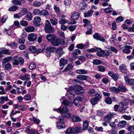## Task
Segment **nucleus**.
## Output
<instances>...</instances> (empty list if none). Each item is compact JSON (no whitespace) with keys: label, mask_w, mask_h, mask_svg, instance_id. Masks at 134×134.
<instances>
[{"label":"nucleus","mask_w":134,"mask_h":134,"mask_svg":"<svg viewBox=\"0 0 134 134\" xmlns=\"http://www.w3.org/2000/svg\"><path fill=\"white\" fill-rule=\"evenodd\" d=\"M36 66L34 62H32L30 64L29 68L30 69L32 70L35 69Z\"/></svg>","instance_id":"de8ad7c7"},{"label":"nucleus","mask_w":134,"mask_h":134,"mask_svg":"<svg viewBox=\"0 0 134 134\" xmlns=\"http://www.w3.org/2000/svg\"><path fill=\"white\" fill-rule=\"evenodd\" d=\"M74 132V129L72 127H69L67 129L66 132L67 134L72 133Z\"/></svg>","instance_id":"37998d69"},{"label":"nucleus","mask_w":134,"mask_h":134,"mask_svg":"<svg viewBox=\"0 0 134 134\" xmlns=\"http://www.w3.org/2000/svg\"><path fill=\"white\" fill-rule=\"evenodd\" d=\"M41 21V19L40 17L38 16H36L34 18L33 21L34 24L35 26H37L39 25L38 23L40 22Z\"/></svg>","instance_id":"dca6fc26"},{"label":"nucleus","mask_w":134,"mask_h":134,"mask_svg":"<svg viewBox=\"0 0 134 134\" xmlns=\"http://www.w3.org/2000/svg\"><path fill=\"white\" fill-rule=\"evenodd\" d=\"M98 71L100 72H104L105 70V68L103 66L99 65L98 66Z\"/></svg>","instance_id":"4d7b16f0"},{"label":"nucleus","mask_w":134,"mask_h":134,"mask_svg":"<svg viewBox=\"0 0 134 134\" xmlns=\"http://www.w3.org/2000/svg\"><path fill=\"white\" fill-rule=\"evenodd\" d=\"M18 57L16 56H14L13 58L12 62L13 64L15 65H19L18 60L17 59Z\"/></svg>","instance_id":"a19ab883"},{"label":"nucleus","mask_w":134,"mask_h":134,"mask_svg":"<svg viewBox=\"0 0 134 134\" xmlns=\"http://www.w3.org/2000/svg\"><path fill=\"white\" fill-rule=\"evenodd\" d=\"M119 93L120 91L125 92L127 90L125 86L122 85H120L118 87Z\"/></svg>","instance_id":"c85d7f7f"},{"label":"nucleus","mask_w":134,"mask_h":134,"mask_svg":"<svg viewBox=\"0 0 134 134\" xmlns=\"http://www.w3.org/2000/svg\"><path fill=\"white\" fill-rule=\"evenodd\" d=\"M88 121L87 120L83 122V130H86L88 129Z\"/></svg>","instance_id":"58836bf2"},{"label":"nucleus","mask_w":134,"mask_h":134,"mask_svg":"<svg viewBox=\"0 0 134 134\" xmlns=\"http://www.w3.org/2000/svg\"><path fill=\"white\" fill-rule=\"evenodd\" d=\"M93 38L97 40H98L103 42H105V40L102 37L100 36V34L98 33H96L93 35Z\"/></svg>","instance_id":"0eeeda50"},{"label":"nucleus","mask_w":134,"mask_h":134,"mask_svg":"<svg viewBox=\"0 0 134 134\" xmlns=\"http://www.w3.org/2000/svg\"><path fill=\"white\" fill-rule=\"evenodd\" d=\"M4 69L7 70H10L11 69L12 66L11 64L9 63H7L4 65Z\"/></svg>","instance_id":"ea45409f"},{"label":"nucleus","mask_w":134,"mask_h":134,"mask_svg":"<svg viewBox=\"0 0 134 134\" xmlns=\"http://www.w3.org/2000/svg\"><path fill=\"white\" fill-rule=\"evenodd\" d=\"M126 124V122L125 121H120L118 124V126L120 128L124 127Z\"/></svg>","instance_id":"c756f323"},{"label":"nucleus","mask_w":134,"mask_h":134,"mask_svg":"<svg viewBox=\"0 0 134 134\" xmlns=\"http://www.w3.org/2000/svg\"><path fill=\"white\" fill-rule=\"evenodd\" d=\"M63 104L65 105L72 106L73 105L72 103L71 102H69L66 99H64L63 102Z\"/></svg>","instance_id":"473e14b6"},{"label":"nucleus","mask_w":134,"mask_h":134,"mask_svg":"<svg viewBox=\"0 0 134 134\" xmlns=\"http://www.w3.org/2000/svg\"><path fill=\"white\" fill-rule=\"evenodd\" d=\"M32 16L31 13L30 12H28L25 16L24 18L26 20L30 21L32 20Z\"/></svg>","instance_id":"412c9836"},{"label":"nucleus","mask_w":134,"mask_h":134,"mask_svg":"<svg viewBox=\"0 0 134 134\" xmlns=\"http://www.w3.org/2000/svg\"><path fill=\"white\" fill-rule=\"evenodd\" d=\"M18 7L16 6H13L10 7L9 9V10L10 11H16L18 9Z\"/></svg>","instance_id":"bf43d9fd"},{"label":"nucleus","mask_w":134,"mask_h":134,"mask_svg":"<svg viewBox=\"0 0 134 134\" xmlns=\"http://www.w3.org/2000/svg\"><path fill=\"white\" fill-rule=\"evenodd\" d=\"M62 116L61 117V118L63 119L64 118L69 119L71 117V114L70 113H62Z\"/></svg>","instance_id":"cd10ccee"},{"label":"nucleus","mask_w":134,"mask_h":134,"mask_svg":"<svg viewBox=\"0 0 134 134\" xmlns=\"http://www.w3.org/2000/svg\"><path fill=\"white\" fill-rule=\"evenodd\" d=\"M71 120L73 122H79L81 121V119L77 116H74L71 118Z\"/></svg>","instance_id":"7c9ffc66"},{"label":"nucleus","mask_w":134,"mask_h":134,"mask_svg":"<svg viewBox=\"0 0 134 134\" xmlns=\"http://www.w3.org/2000/svg\"><path fill=\"white\" fill-rule=\"evenodd\" d=\"M57 49L55 47H48L46 48L47 51H49L50 52L56 51Z\"/></svg>","instance_id":"864d4df0"},{"label":"nucleus","mask_w":134,"mask_h":134,"mask_svg":"<svg viewBox=\"0 0 134 134\" xmlns=\"http://www.w3.org/2000/svg\"><path fill=\"white\" fill-rule=\"evenodd\" d=\"M50 21L53 25H55L58 22V20L54 18H51L50 20Z\"/></svg>","instance_id":"c03bdc74"},{"label":"nucleus","mask_w":134,"mask_h":134,"mask_svg":"<svg viewBox=\"0 0 134 134\" xmlns=\"http://www.w3.org/2000/svg\"><path fill=\"white\" fill-rule=\"evenodd\" d=\"M108 74L115 81H117L118 78V75L114 73L112 71H109L108 72Z\"/></svg>","instance_id":"f8f14e48"},{"label":"nucleus","mask_w":134,"mask_h":134,"mask_svg":"<svg viewBox=\"0 0 134 134\" xmlns=\"http://www.w3.org/2000/svg\"><path fill=\"white\" fill-rule=\"evenodd\" d=\"M58 120L60 121L56 122L57 127L58 129H61L65 127V124L63 122L61 121L63 120V119L61 118V117H59L58 118Z\"/></svg>","instance_id":"39448f33"},{"label":"nucleus","mask_w":134,"mask_h":134,"mask_svg":"<svg viewBox=\"0 0 134 134\" xmlns=\"http://www.w3.org/2000/svg\"><path fill=\"white\" fill-rule=\"evenodd\" d=\"M55 36L53 34H49L46 36V38L49 42H52L55 38Z\"/></svg>","instance_id":"9b49d317"},{"label":"nucleus","mask_w":134,"mask_h":134,"mask_svg":"<svg viewBox=\"0 0 134 134\" xmlns=\"http://www.w3.org/2000/svg\"><path fill=\"white\" fill-rule=\"evenodd\" d=\"M126 68L124 64H122L120 65L119 67V70L121 71H123L124 70H126Z\"/></svg>","instance_id":"69168bd1"},{"label":"nucleus","mask_w":134,"mask_h":134,"mask_svg":"<svg viewBox=\"0 0 134 134\" xmlns=\"http://www.w3.org/2000/svg\"><path fill=\"white\" fill-rule=\"evenodd\" d=\"M27 12V9L26 8H23L18 13L19 14H20L21 16H23L26 14Z\"/></svg>","instance_id":"bb28decb"},{"label":"nucleus","mask_w":134,"mask_h":134,"mask_svg":"<svg viewBox=\"0 0 134 134\" xmlns=\"http://www.w3.org/2000/svg\"><path fill=\"white\" fill-rule=\"evenodd\" d=\"M44 30L45 32L47 33H53L55 31L54 28L52 26L51 24L48 20L45 21Z\"/></svg>","instance_id":"f03ea898"},{"label":"nucleus","mask_w":134,"mask_h":134,"mask_svg":"<svg viewBox=\"0 0 134 134\" xmlns=\"http://www.w3.org/2000/svg\"><path fill=\"white\" fill-rule=\"evenodd\" d=\"M0 53H1V54H5L9 55L11 53L8 49H5L3 48H0Z\"/></svg>","instance_id":"a211bd4d"},{"label":"nucleus","mask_w":134,"mask_h":134,"mask_svg":"<svg viewBox=\"0 0 134 134\" xmlns=\"http://www.w3.org/2000/svg\"><path fill=\"white\" fill-rule=\"evenodd\" d=\"M93 11L92 10H88L87 13H84V16L85 17H91L93 14Z\"/></svg>","instance_id":"2f4dec72"},{"label":"nucleus","mask_w":134,"mask_h":134,"mask_svg":"<svg viewBox=\"0 0 134 134\" xmlns=\"http://www.w3.org/2000/svg\"><path fill=\"white\" fill-rule=\"evenodd\" d=\"M83 22L84 23L83 25L84 27H85L87 26L88 29L89 27L92 28V26L91 25V24L90 22L88 20L84 19L83 20Z\"/></svg>","instance_id":"4468645a"},{"label":"nucleus","mask_w":134,"mask_h":134,"mask_svg":"<svg viewBox=\"0 0 134 134\" xmlns=\"http://www.w3.org/2000/svg\"><path fill=\"white\" fill-rule=\"evenodd\" d=\"M29 49L30 52L32 53L36 52L37 51L36 48L35 47L33 46H31L30 47Z\"/></svg>","instance_id":"49530a36"},{"label":"nucleus","mask_w":134,"mask_h":134,"mask_svg":"<svg viewBox=\"0 0 134 134\" xmlns=\"http://www.w3.org/2000/svg\"><path fill=\"white\" fill-rule=\"evenodd\" d=\"M26 108V106L25 105H19L18 109L21 111L24 110Z\"/></svg>","instance_id":"0e129e2a"},{"label":"nucleus","mask_w":134,"mask_h":134,"mask_svg":"<svg viewBox=\"0 0 134 134\" xmlns=\"http://www.w3.org/2000/svg\"><path fill=\"white\" fill-rule=\"evenodd\" d=\"M87 4L85 3H81L79 5V8L81 10H83L87 7Z\"/></svg>","instance_id":"c9c22d12"},{"label":"nucleus","mask_w":134,"mask_h":134,"mask_svg":"<svg viewBox=\"0 0 134 134\" xmlns=\"http://www.w3.org/2000/svg\"><path fill=\"white\" fill-rule=\"evenodd\" d=\"M35 29L34 27L33 26H28L25 28V30L26 32H34Z\"/></svg>","instance_id":"aec40b11"},{"label":"nucleus","mask_w":134,"mask_h":134,"mask_svg":"<svg viewBox=\"0 0 134 134\" xmlns=\"http://www.w3.org/2000/svg\"><path fill=\"white\" fill-rule=\"evenodd\" d=\"M76 72L78 74H86L87 73V70L84 69H79L76 70Z\"/></svg>","instance_id":"4be33fe9"},{"label":"nucleus","mask_w":134,"mask_h":134,"mask_svg":"<svg viewBox=\"0 0 134 134\" xmlns=\"http://www.w3.org/2000/svg\"><path fill=\"white\" fill-rule=\"evenodd\" d=\"M73 66L71 64H68V66L63 70V72L71 71L72 69Z\"/></svg>","instance_id":"e433bc0d"},{"label":"nucleus","mask_w":134,"mask_h":134,"mask_svg":"<svg viewBox=\"0 0 134 134\" xmlns=\"http://www.w3.org/2000/svg\"><path fill=\"white\" fill-rule=\"evenodd\" d=\"M81 53V51L79 49H77L74 50L71 53L72 57L70 58L71 61H74L76 59L77 57V55Z\"/></svg>","instance_id":"20e7f679"},{"label":"nucleus","mask_w":134,"mask_h":134,"mask_svg":"<svg viewBox=\"0 0 134 134\" xmlns=\"http://www.w3.org/2000/svg\"><path fill=\"white\" fill-rule=\"evenodd\" d=\"M12 57H8L4 58L3 61V63L4 64L7 62H8L12 59Z\"/></svg>","instance_id":"a18cd8bd"},{"label":"nucleus","mask_w":134,"mask_h":134,"mask_svg":"<svg viewBox=\"0 0 134 134\" xmlns=\"http://www.w3.org/2000/svg\"><path fill=\"white\" fill-rule=\"evenodd\" d=\"M7 45L11 47L12 48H14L16 47L18 45L17 44L14 42H11L10 43H7Z\"/></svg>","instance_id":"13d9d810"},{"label":"nucleus","mask_w":134,"mask_h":134,"mask_svg":"<svg viewBox=\"0 0 134 134\" xmlns=\"http://www.w3.org/2000/svg\"><path fill=\"white\" fill-rule=\"evenodd\" d=\"M54 111H57L58 112H60L62 113H66L69 111V109L66 107H63L62 109L60 107L59 108L53 109Z\"/></svg>","instance_id":"1a4fd4ad"},{"label":"nucleus","mask_w":134,"mask_h":134,"mask_svg":"<svg viewBox=\"0 0 134 134\" xmlns=\"http://www.w3.org/2000/svg\"><path fill=\"white\" fill-rule=\"evenodd\" d=\"M61 40L60 39L57 38L54 39L52 42V44L53 45L55 46H58L61 43Z\"/></svg>","instance_id":"f3484780"},{"label":"nucleus","mask_w":134,"mask_h":134,"mask_svg":"<svg viewBox=\"0 0 134 134\" xmlns=\"http://www.w3.org/2000/svg\"><path fill=\"white\" fill-rule=\"evenodd\" d=\"M79 17V13L77 12H76L74 13L71 15V18L72 19L75 20H77Z\"/></svg>","instance_id":"b1692460"},{"label":"nucleus","mask_w":134,"mask_h":134,"mask_svg":"<svg viewBox=\"0 0 134 134\" xmlns=\"http://www.w3.org/2000/svg\"><path fill=\"white\" fill-rule=\"evenodd\" d=\"M107 49L109 51H111L115 53H117L118 52V49L114 47L110 46L108 47Z\"/></svg>","instance_id":"79ce46f5"},{"label":"nucleus","mask_w":134,"mask_h":134,"mask_svg":"<svg viewBox=\"0 0 134 134\" xmlns=\"http://www.w3.org/2000/svg\"><path fill=\"white\" fill-rule=\"evenodd\" d=\"M125 81L128 84L133 85L134 84V80L131 79H128V77L125 76Z\"/></svg>","instance_id":"2eb2a0df"},{"label":"nucleus","mask_w":134,"mask_h":134,"mask_svg":"<svg viewBox=\"0 0 134 134\" xmlns=\"http://www.w3.org/2000/svg\"><path fill=\"white\" fill-rule=\"evenodd\" d=\"M19 79L22 80L28 81L30 79V75L27 74L22 76L19 78Z\"/></svg>","instance_id":"6ab92c4d"},{"label":"nucleus","mask_w":134,"mask_h":134,"mask_svg":"<svg viewBox=\"0 0 134 134\" xmlns=\"http://www.w3.org/2000/svg\"><path fill=\"white\" fill-rule=\"evenodd\" d=\"M71 91L69 92L68 91V92H69V93H67V96L70 100H72L74 99L75 97V94L73 92H71Z\"/></svg>","instance_id":"5701e85b"},{"label":"nucleus","mask_w":134,"mask_h":134,"mask_svg":"<svg viewBox=\"0 0 134 134\" xmlns=\"http://www.w3.org/2000/svg\"><path fill=\"white\" fill-rule=\"evenodd\" d=\"M102 96L101 93L99 92L96 93L95 94V97H94L98 100L101 98Z\"/></svg>","instance_id":"8fccbe9b"},{"label":"nucleus","mask_w":134,"mask_h":134,"mask_svg":"<svg viewBox=\"0 0 134 134\" xmlns=\"http://www.w3.org/2000/svg\"><path fill=\"white\" fill-rule=\"evenodd\" d=\"M98 100L95 97L93 98L90 100V102L93 105H94L96 104Z\"/></svg>","instance_id":"6e6d98bb"},{"label":"nucleus","mask_w":134,"mask_h":134,"mask_svg":"<svg viewBox=\"0 0 134 134\" xmlns=\"http://www.w3.org/2000/svg\"><path fill=\"white\" fill-rule=\"evenodd\" d=\"M56 51V55L58 58L60 57L64 53L63 49L61 48H58Z\"/></svg>","instance_id":"ddd939ff"},{"label":"nucleus","mask_w":134,"mask_h":134,"mask_svg":"<svg viewBox=\"0 0 134 134\" xmlns=\"http://www.w3.org/2000/svg\"><path fill=\"white\" fill-rule=\"evenodd\" d=\"M15 29V26L14 25H12L9 27L8 29H4V31L9 35H10L14 29Z\"/></svg>","instance_id":"9d476101"},{"label":"nucleus","mask_w":134,"mask_h":134,"mask_svg":"<svg viewBox=\"0 0 134 134\" xmlns=\"http://www.w3.org/2000/svg\"><path fill=\"white\" fill-rule=\"evenodd\" d=\"M59 22V24L62 25H64L66 23L68 24V20L65 19H60Z\"/></svg>","instance_id":"09e8293b"},{"label":"nucleus","mask_w":134,"mask_h":134,"mask_svg":"<svg viewBox=\"0 0 134 134\" xmlns=\"http://www.w3.org/2000/svg\"><path fill=\"white\" fill-rule=\"evenodd\" d=\"M40 15L44 16L47 15H48L49 14V12L47 10L45 9L42 10L41 11H40Z\"/></svg>","instance_id":"f704fd0d"},{"label":"nucleus","mask_w":134,"mask_h":134,"mask_svg":"<svg viewBox=\"0 0 134 134\" xmlns=\"http://www.w3.org/2000/svg\"><path fill=\"white\" fill-rule=\"evenodd\" d=\"M96 48L97 51L96 54L98 56L103 57L108 56L110 55V53L108 51H104L99 47H96Z\"/></svg>","instance_id":"7ed1b4c3"},{"label":"nucleus","mask_w":134,"mask_h":134,"mask_svg":"<svg viewBox=\"0 0 134 134\" xmlns=\"http://www.w3.org/2000/svg\"><path fill=\"white\" fill-rule=\"evenodd\" d=\"M126 129L129 131L133 132L134 131V126L130 125H128Z\"/></svg>","instance_id":"5fc2aeb1"},{"label":"nucleus","mask_w":134,"mask_h":134,"mask_svg":"<svg viewBox=\"0 0 134 134\" xmlns=\"http://www.w3.org/2000/svg\"><path fill=\"white\" fill-rule=\"evenodd\" d=\"M109 90L110 91L115 93H119L118 88H117L115 87H112L110 88Z\"/></svg>","instance_id":"72a5a7b5"},{"label":"nucleus","mask_w":134,"mask_h":134,"mask_svg":"<svg viewBox=\"0 0 134 134\" xmlns=\"http://www.w3.org/2000/svg\"><path fill=\"white\" fill-rule=\"evenodd\" d=\"M93 63L95 65H98L101 64V61L99 59H95L93 60Z\"/></svg>","instance_id":"680f3d73"},{"label":"nucleus","mask_w":134,"mask_h":134,"mask_svg":"<svg viewBox=\"0 0 134 134\" xmlns=\"http://www.w3.org/2000/svg\"><path fill=\"white\" fill-rule=\"evenodd\" d=\"M116 115V114L115 113H110L106 115L104 118V119L106 121L110 122L112 118L114 116V115Z\"/></svg>","instance_id":"6e6552de"},{"label":"nucleus","mask_w":134,"mask_h":134,"mask_svg":"<svg viewBox=\"0 0 134 134\" xmlns=\"http://www.w3.org/2000/svg\"><path fill=\"white\" fill-rule=\"evenodd\" d=\"M37 34L34 33L30 34L28 35V39L29 41L33 42L35 41L37 38Z\"/></svg>","instance_id":"423d86ee"},{"label":"nucleus","mask_w":134,"mask_h":134,"mask_svg":"<svg viewBox=\"0 0 134 134\" xmlns=\"http://www.w3.org/2000/svg\"><path fill=\"white\" fill-rule=\"evenodd\" d=\"M24 99L26 101H28L31 99V96L29 94H27L24 97Z\"/></svg>","instance_id":"774afa93"},{"label":"nucleus","mask_w":134,"mask_h":134,"mask_svg":"<svg viewBox=\"0 0 134 134\" xmlns=\"http://www.w3.org/2000/svg\"><path fill=\"white\" fill-rule=\"evenodd\" d=\"M33 6L35 7H40L41 4V2L39 1H35L33 2Z\"/></svg>","instance_id":"052dcab7"},{"label":"nucleus","mask_w":134,"mask_h":134,"mask_svg":"<svg viewBox=\"0 0 134 134\" xmlns=\"http://www.w3.org/2000/svg\"><path fill=\"white\" fill-rule=\"evenodd\" d=\"M59 65L61 66H63L64 65L67 64V60L66 59L62 58L59 61Z\"/></svg>","instance_id":"a878e982"},{"label":"nucleus","mask_w":134,"mask_h":134,"mask_svg":"<svg viewBox=\"0 0 134 134\" xmlns=\"http://www.w3.org/2000/svg\"><path fill=\"white\" fill-rule=\"evenodd\" d=\"M12 3L14 4L20 5H21V2L18 0H12Z\"/></svg>","instance_id":"603ef678"},{"label":"nucleus","mask_w":134,"mask_h":134,"mask_svg":"<svg viewBox=\"0 0 134 134\" xmlns=\"http://www.w3.org/2000/svg\"><path fill=\"white\" fill-rule=\"evenodd\" d=\"M113 10L112 8H107L105 9L104 11L105 13H110L112 12Z\"/></svg>","instance_id":"3c124183"},{"label":"nucleus","mask_w":134,"mask_h":134,"mask_svg":"<svg viewBox=\"0 0 134 134\" xmlns=\"http://www.w3.org/2000/svg\"><path fill=\"white\" fill-rule=\"evenodd\" d=\"M77 77L79 79L86 80L87 79L88 76L84 75H77Z\"/></svg>","instance_id":"393cba45"},{"label":"nucleus","mask_w":134,"mask_h":134,"mask_svg":"<svg viewBox=\"0 0 134 134\" xmlns=\"http://www.w3.org/2000/svg\"><path fill=\"white\" fill-rule=\"evenodd\" d=\"M88 94L91 96H93L95 94V90L93 88L90 89L88 92Z\"/></svg>","instance_id":"4c0bfd02"},{"label":"nucleus","mask_w":134,"mask_h":134,"mask_svg":"<svg viewBox=\"0 0 134 134\" xmlns=\"http://www.w3.org/2000/svg\"><path fill=\"white\" fill-rule=\"evenodd\" d=\"M68 91L69 92L74 91L77 95L82 94L85 92L83 87L78 85L70 86L68 88Z\"/></svg>","instance_id":"f257e3e1"},{"label":"nucleus","mask_w":134,"mask_h":134,"mask_svg":"<svg viewBox=\"0 0 134 134\" xmlns=\"http://www.w3.org/2000/svg\"><path fill=\"white\" fill-rule=\"evenodd\" d=\"M40 11L38 9H36L33 11L32 13L34 15H40Z\"/></svg>","instance_id":"338daca9"},{"label":"nucleus","mask_w":134,"mask_h":134,"mask_svg":"<svg viewBox=\"0 0 134 134\" xmlns=\"http://www.w3.org/2000/svg\"><path fill=\"white\" fill-rule=\"evenodd\" d=\"M18 61L19 65H21L24 63V60L22 57H19L18 58Z\"/></svg>","instance_id":"e2e57ef3"}]
</instances>
